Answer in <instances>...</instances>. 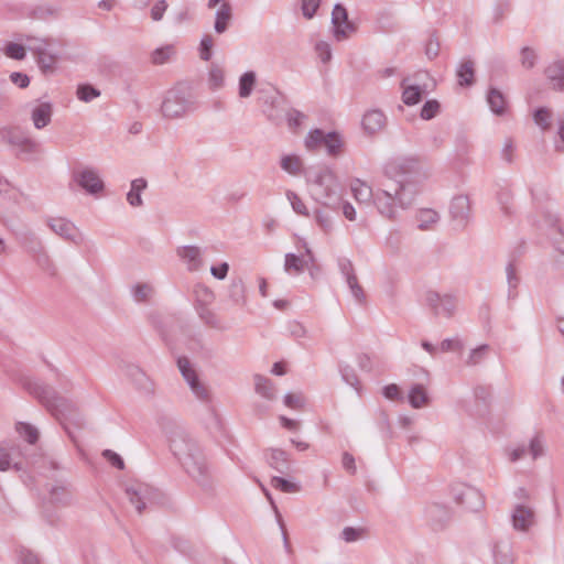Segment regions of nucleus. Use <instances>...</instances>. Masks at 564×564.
<instances>
[{"label": "nucleus", "instance_id": "nucleus-49", "mask_svg": "<svg viewBox=\"0 0 564 564\" xmlns=\"http://www.w3.org/2000/svg\"><path fill=\"white\" fill-rule=\"evenodd\" d=\"M77 98L84 102H89L100 96V91L88 84H83L77 87Z\"/></svg>", "mask_w": 564, "mask_h": 564}, {"label": "nucleus", "instance_id": "nucleus-45", "mask_svg": "<svg viewBox=\"0 0 564 564\" xmlns=\"http://www.w3.org/2000/svg\"><path fill=\"white\" fill-rule=\"evenodd\" d=\"M510 10L509 0H497L492 6L491 20L495 23H499L506 17Z\"/></svg>", "mask_w": 564, "mask_h": 564}, {"label": "nucleus", "instance_id": "nucleus-63", "mask_svg": "<svg viewBox=\"0 0 564 564\" xmlns=\"http://www.w3.org/2000/svg\"><path fill=\"white\" fill-rule=\"evenodd\" d=\"M214 46V41L210 35H205L200 41V50L199 55L204 61H209L212 57V48Z\"/></svg>", "mask_w": 564, "mask_h": 564}, {"label": "nucleus", "instance_id": "nucleus-16", "mask_svg": "<svg viewBox=\"0 0 564 564\" xmlns=\"http://www.w3.org/2000/svg\"><path fill=\"white\" fill-rule=\"evenodd\" d=\"M425 516L433 531L444 530L452 520L449 510L440 505L429 507Z\"/></svg>", "mask_w": 564, "mask_h": 564}, {"label": "nucleus", "instance_id": "nucleus-42", "mask_svg": "<svg viewBox=\"0 0 564 564\" xmlns=\"http://www.w3.org/2000/svg\"><path fill=\"white\" fill-rule=\"evenodd\" d=\"M528 453L531 455L532 459H538L545 454V440L543 435L535 434L527 446Z\"/></svg>", "mask_w": 564, "mask_h": 564}, {"label": "nucleus", "instance_id": "nucleus-36", "mask_svg": "<svg viewBox=\"0 0 564 564\" xmlns=\"http://www.w3.org/2000/svg\"><path fill=\"white\" fill-rule=\"evenodd\" d=\"M410 83L412 85H415L421 89V91H424L426 94L432 91L436 86L435 80L425 70H420L415 73L413 77L410 78Z\"/></svg>", "mask_w": 564, "mask_h": 564}, {"label": "nucleus", "instance_id": "nucleus-6", "mask_svg": "<svg viewBox=\"0 0 564 564\" xmlns=\"http://www.w3.org/2000/svg\"><path fill=\"white\" fill-rule=\"evenodd\" d=\"M304 147L310 152L325 148L330 156H338L344 147V141L337 132H325L322 129L311 130L304 139Z\"/></svg>", "mask_w": 564, "mask_h": 564}, {"label": "nucleus", "instance_id": "nucleus-28", "mask_svg": "<svg viewBox=\"0 0 564 564\" xmlns=\"http://www.w3.org/2000/svg\"><path fill=\"white\" fill-rule=\"evenodd\" d=\"M409 403L414 409H421L430 404V397L422 383H415L409 390Z\"/></svg>", "mask_w": 564, "mask_h": 564}, {"label": "nucleus", "instance_id": "nucleus-37", "mask_svg": "<svg viewBox=\"0 0 564 564\" xmlns=\"http://www.w3.org/2000/svg\"><path fill=\"white\" fill-rule=\"evenodd\" d=\"M416 220L421 230H430L438 221V214L433 209H421L416 214Z\"/></svg>", "mask_w": 564, "mask_h": 564}, {"label": "nucleus", "instance_id": "nucleus-51", "mask_svg": "<svg viewBox=\"0 0 564 564\" xmlns=\"http://www.w3.org/2000/svg\"><path fill=\"white\" fill-rule=\"evenodd\" d=\"M132 293L137 302H145L152 296L153 288L148 283H140L132 289Z\"/></svg>", "mask_w": 564, "mask_h": 564}, {"label": "nucleus", "instance_id": "nucleus-23", "mask_svg": "<svg viewBox=\"0 0 564 564\" xmlns=\"http://www.w3.org/2000/svg\"><path fill=\"white\" fill-rule=\"evenodd\" d=\"M491 112L496 116H505L508 112L506 96L497 88H489L486 96Z\"/></svg>", "mask_w": 564, "mask_h": 564}, {"label": "nucleus", "instance_id": "nucleus-3", "mask_svg": "<svg viewBox=\"0 0 564 564\" xmlns=\"http://www.w3.org/2000/svg\"><path fill=\"white\" fill-rule=\"evenodd\" d=\"M28 390L63 424L72 422L77 427L85 425L84 415L79 412L76 404L58 395L52 387L40 382H30Z\"/></svg>", "mask_w": 564, "mask_h": 564}, {"label": "nucleus", "instance_id": "nucleus-47", "mask_svg": "<svg viewBox=\"0 0 564 564\" xmlns=\"http://www.w3.org/2000/svg\"><path fill=\"white\" fill-rule=\"evenodd\" d=\"M271 486L275 489H279L283 492L288 494H294L300 491V486L295 482H292L290 480H286L284 478L274 476L271 479Z\"/></svg>", "mask_w": 564, "mask_h": 564}, {"label": "nucleus", "instance_id": "nucleus-7", "mask_svg": "<svg viewBox=\"0 0 564 564\" xmlns=\"http://www.w3.org/2000/svg\"><path fill=\"white\" fill-rule=\"evenodd\" d=\"M425 301L435 317L451 318L455 314L456 296L454 294L429 291Z\"/></svg>", "mask_w": 564, "mask_h": 564}, {"label": "nucleus", "instance_id": "nucleus-18", "mask_svg": "<svg viewBox=\"0 0 564 564\" xmlns=\"http://www.w3.org/2000/svg\"><path fill=\"white\" fill-rule=\"evenodd\" d=\"M544 74L554 90L564 93V58L551 62L545 67Z\"/></svg>", "mask_w": 564, "mask_h": 564}, {"label": "nucleus", "instance_id": "nucleus-52", "mask_svg": "<svg viewBox=\"0 0 564 564\" xmlns=\"http://www.w3.org/2000/svg\"><path fill=\"white\" fill-rule=\"evenodd\" d=\"M536 61H538V54L533 48L523 47L521 50L520 62L524 68L530 69V68L534 67L536 64Z\"/></svg>", "mask_w": 564, "mask_h": 564}, {"label": "nucleus", "instance_id": "nucleus-8", "mask_svg": "<svg viewBox=\"0 0 564 564\" xmlns=\"http://www.w3.org/2000/svg\"><path fill=\"white\" fill-rule=\"evenodd\" d=\"M312 182L321 189V197L324 199L323 204L328 205V200L338 194V180L336 174L329 167H322L314 173Z\"/></svg>", "mask_w": 564, "mask_h": 564}, {"label": "nucleus", "instance_id": "nucleus-1", "mask_svg": "<svg viewBox=\"0 0 564 564\" xmlns=\"http://www.w3.org/2000/svg\"><path fill=\"white\" fill-rule=\"evenodd\" d=\"M384 174L387 178L376 192L359 178L350 183V191L358 203L365 204L372 199L380 215L395 219L399 209H408L414 204L421 191L420 184L429 174L422 164L412 158L390 162L384 169Z\"/></svg>", "mask_w": 564, "mask_h": 564}, {"label": "nucleus", "instance_id": "nucleus-27", "mask_svg": "<svg viewBox=\"0 0 564 564\" xmlns=\"http://www.w3.org/2000/svg\"><path fill=\"white\" fill-rule=\"evenodd\" d=\"M340 269L343 274L346 276L347 284L354 295V297L358 302H362L365 299V293L362 288L360 286L358 279L354 272V268L350 261H344L340 264Z\"/></svg>", "mask_w": 564, "mask_h": 564}, {"label": "nucleus", "instance_id": "nucleus-50", "mask_svg": "<svg viewBox=\"0 0 564 564\" xmlns=\"http://www.w3.org/2000/svg\"><path fill=\"white\" fill-rule=\"evenodd\" d=\"M17 432L30 444H34L39 438V431L31 424L18 423Z\"/></svg>", "mask_w": 564, "mask_h": 564}, {"label": "nucleus", "instance_id": "nucleus-62", "mask_svg": "<svg viewBox=\"0 0 564 564\" xmlns=\"http://www.w3.org/2000/svg\"><path fill=\"white\" fill-rule=\"evenodd\" d=\"M364 532H365L364 529L346 527L343 529L340 536L345 542L350 543V542H355V541L361 539L364 535Z\"/></svg>", "mask_w": 564, "mask_h": 564}, {"label": "nucleus", "instance_id": "nucleus-48", "mask_svg": "<svg viewBox=\"0 0 564 564\" xmlns=\"http://www.w3.org/2000/svg\"><path fill=\"white\" fill-rule=\"evenodd\" d=\"M285 195H286V198L290 202L293 210L296 214L306 216V217L310 215L306 205L304 204V202L301 199V197L296 193H294L293 191H286Z\"/></svg>", "mask_w": 564, "mask_h": 564}, {"label": "nucleus", "instance_id": "nucleus-29", "mask_svg": "<svg viewBox=\"0 0 564 564\" xmlns=\"http://www.w3.org/2000/svg\"><path fill=\"white\" fill-rule=\"evenodd\" d=\"M401 86L403 87L402 100L408 106L416 105L423 95L426 93L421 91L419 87L410 83V77L402 80Z\"/></svg>", "mask_w": 564, "mask_h": 564}, {"label": "nucleus", "instance_id": "nucleus-13", "mask_svg": "<svg viewBox=\"0 0 564 564\" xmlns=\"http://www.w3.org/2000/svg\"><path fill=\"white\" fill-rule=\"evenodd\" d=\"M75 182L88 194L97 195L102 192L105 184L97 172L91 167H85L74 173Z\"/></svg>", "mask_w": 564, "mask_h": 564}, {"label": "nucleus", "instance_id": "nucleus-19", "mask_svg": "<svg viewBox=\"0 0 564 564\" xmlns=\"http://www.w3.org/2000/svg\"><path fill=\"white\" fill-rule=\"evenodd\" d=\"M53 105L48 101H37L31 109V120L35 129L41 130L52 121Z\"/></svg>", "mask_w": 564, "mask_h": 564}, {"label": "nucleus", "instance_id": "nucleus-15", "mask_svg": "<svg viewBox=\"0 0 564 564\" xmlns=\"http://www.w3.org/2000/svg\"><path fill=\"white\" fill-rule=\"evenodd\" d=\"M126 375L132 381L134 387L145 397H153L155 393L154 382L138 366L130 365L126 369Z\"/></svg>", "mask_w": 564, "mask_h": 564}, {"label": "nucleus", "instance_id": "nucleus-64", "mask_svg": "<svg viewBox=\"0 0 564 564\" xmlns=\"http://www.w3.org/2000/svg\"><path fill=\"white\" fill-rule=\"evenodd\" d=\"M167 7L169 4L165 0H158L151 8V19L155 22L161 21Z\"/></svg>", "mask_w": 564, "mask_h": 564}, {"label": "nucleus", "instance_id": "nucleus-40", "mask_svg": "<svg viewBox=\"0 0 564 564\" xmlns=\"http://www.w3.org/2000/svg\"><path fill=\"white\" fill-rule=\"evenodd\" d=\"M558 216L552 212H545L539 221V228L549 235L550 231H555L556 227H562Z\"/></svg>", "mask_w": 564, "mask_h": 564}, {"label": "nucleus", "instance_id": "nucleus-35", "mask_svg": "<svg viewBox=\"0 0 564 564\" xmlns=\"http://www.w3.org/2000/svg\"><path fill=\"white\" fill-rule=\"evenodd\" d=\"M253 380L257 393L268 400H273L275 398V387L269 378L256 375Z\"/></svg>", "mask_w": 564, "mask_h": 564}, {"label": "nucleus", "instance_id": "nucleus-4", "mask_svg": "<svg viewBox=\"0 0 564 564\" xmlns=\"http://www.w3.org/2000/svg\"><path fill=\"white\" fill-rule=\"evenodd\" d=\"M532 119L542 132L550 131L555 124L554 150L557 153H564V112H554L552 108L541 106L532 110Z\"/></svg>", "mask_w": 564, "mask_h": 564}, {"label": "nucleus", "instance_id": "nucleus-17", "mask_svg": "<svg viewBox=\"0 0 564 564\" xmlns=\"http://www.w3.org/2000/svg\"><path fill=\"white\" fill-rule=\"evenodd\" d=\"M512 527L517 531H528L534 524V511L525 505H517L511 513Z\"/></svg>", "mask_w": 564, "mask_h": 564}, {"label": "nucleus", "instance_id": "nucleus-44", "mask_svg": "<svg viewBox=\"0 0 564 564\" xmlns=\"http://www.w3.org/2000/svg\"><path fill=\"white\" fill-rule=\"evenodd\" d=\"M225 82L224 69L217 65L212 64L208 72V85L212 89H218L223 87Z\"/></svg>", "mask_w": 564, "mask_h": 564}, {"label": "nucleus", "instance_id": "nucleus-58", "mask_svg": "<svg viewBox=\"0 0 564 564\" xmlns=\"http://www.w3.org/2000/svg\"><path fill=\"white\" fill-rule=\"evenodd\" d=\"M321 0H302L301 10L303 15L311 20L319 8Z\"/></svg>", "mask_w": 564, "mask_h": 564}, {"label": "nucleus", "instance_id": "nucleus-55", "mask_svg": "<svg viewBox=\"0 0 564 564\" xmlns=\"http://www.w3.org/2000/svg\"><path fill=\"white\" fill-rule=\"evenodd\" d=\"M51 499L54 503L67 505L70 500V492L65 487H54L51 491Z\"/></svg>", "mask_w": 564, "mask_h": 564}, {"label": "nucleus", "instance_id": "nucleus-46", "mask_svg": "<svg viewBox=\"0 0 564 564\" xmlns=\"http://www.w3.org/2000/svg\"><path fill=\"white\" fill-rule=\"evenodd\" d=\"M489 350L488 345H481L470 350L468 357L465 360L467 366H477L484 361Z\"/></svg>", "mask_w": 564, "mask_h": 564}, {"label": "nucleus", "instance_id": "nucleus-30", "mask_svg": "<svg viewBox=\"0 0 564 564\" xmlns=\"http://www.w3.org/2000/svg\"><path fill=\"white\" fill-rule=\"evenodd\" d=\"M32 240L34 242V248H30V253L34 257L39 265L45 270H52L54 267L53 262L45 251L42 241L37 237H33Z\"/></svg>", "mask_w": 564, "mask_h": 564}, {"label": "nucleus", "instance_id": "nucleus-54", "mask_svg": "<svg viewBox=\"0 0 564 564\" xmlns=\"http://www.w3.org/2000/svg\"><path fill=\"white\" fill-rule=\"evenodd\" d=\"M506 273H507V282H508V286H509V296H516V290L519 285L520 279L517 274L514 265L509 263L506 268Z\"/></svg>", "mask_w": 564, "mask_h": 564}, {"label": "nucleus", "instance_id": "nucleus-61", "mask_svg": "<svg viewBox=\"0 0 564 564\" xmlns=\"http://www.w3.org/2000/svg\"><path fill=\"white\" fill-rule=\"evenodd\" d=\"M305 115L296 109H290L286 113L288 126L290 129H297L302 121L305 119Z\"/></svg>", "mask_w": 564, "mask_h": 564}, {"label": "nucleus", "instance_id": "nucleus-9", "mask_svg": "<svg viewBox=\"0 0 564 564\" xmlns=\"http://www.w3.org/2000/svg\"><path fill=\"white\" fill-rule=\"evenodd\" d=\"M177 366L183 378L188 383L195 397L204 402L209 401V390L203 382L199 381L195 369L192 367L191 361L185 357H181L177 360Z\"/></svg>", "mask_w": 564, "mask_h": 564}, {"label": "nucleus", "instance_id": "nucleus-34", "mask_svg": "<svg viewBox=\"0 0 564 564\" xmlns=\"http://www.w3.org/2000/svg\"><path fill=\"white\" fill-rule=\"evenodd\" d=\"M232 15V9L229 2H225L216 12L215 31L219 34L224 33Z\"/></svg>", "mask_w": 564, "mask_h": 564}, {"label": "nucleus", "instance_id": "nucleus-2", "mask_svg": "<svg viewBox=\"0 0 564 564\" xmlns=\"http://www.w3.org/2000/svg\"><path fill=\"white\" fill-rule=\"evenodd\" d=\"M160 426L167 437L171 452L186 474L204 490H212L210 467L196 438L174 420L161 417Z\"/></svg>", "mask_w": 564, "mask_h": 564}, {"label": "nucleus", "instance_id": "nucleus-25", "mask_svg": "<svg viewBox=\"0 0 564 564\" xmlns=\"http://www.w3.org/2000/svg\"><path fill=\"white\" fill-rule=\"evenodd\" d=\"M269 465L280 474H288L291 470V463L286 452L280 448H271L268 454Z\"/></svg>", "mask_w": 564, "mask_h": 564}, {"label": "nucleus", "instance_id": "nucleus-10", "mask_svg": "<svg viewBox=\"0 0 564 564\" xmlns=\"http://www.w3.org/2000/svg\"><path fill=\"white\" fill-rule=\"evenodd\" d=\"M126 495L130 503L134 506L138 513H142L147 506L151 503L156 496L155 490L151 486L141 482H134L127 486Z\"/></svg>", "mask_w": 564, "mask_h": 564}, {"label": "nucleus", "instance_id": "nucleus-60", "mask_svg": "<svg viewBox=\"0 0 564 564\" xmlns=\"http://www.w3.org/2000/svg\"><path fill=\"white\" fill-rule=\"evenodd\" d=\"M26 45L23 46L18 43H9L6 47V54L14 59H23L25 57Z\"/></svg>", "mask_w": 564, "mask_h": 564}, {"label": "nucleus", "instance_id": "nucleus-12", "mask_svg": "<svg viewBox=\"0 0 564 564\" xmlns=\"http://www.w3.org/2000/svg\"><path fill=\"white\" fill-rule=\"evenodd\" d=\"M1 135L3 140L18 148L22 153L34 154L40 151V143L17 128L3 129Z\"/></svg>", "mask_w": 564, "mask_h": 564}, {"label": "nucleus", "instance_id": "nucleus-32", "mask_svg": "<svg viewBox=\"0 0 564 564\" xmlns=\"http://www.w3.org/2000/svg\"><path fill=\"white\" fill-rule=\"evenodd\" d=\"M307 267L308 260H306L303 256H295L294 253L285 254L284 270L289 274H300Z\"/></svg>", "mask_w": 564, "mask_h": 564}, {"label": "nucleus", "instance_id": "nucleus-26", "mask_svg": "<svg viewBox=\"0 0 564 564\" xmlns=\"http://www.w3.org/2000/svg\"><path fill=\"white\" fill-rule=\"evenodd\" d=\"M494 564H513L516 556L512 543L509 541H499L492 549Z\"/></svg>", "mask_w": 564, "mask_h": 564}, {"label": "nucleus", "instance_id": "nucleus-56", "mask_svg": "<svg viewBox=\"0 0 564 564\" xmlns=\"http://www.w3.org/2000/svg\"><path fill=\"white\" fill-rule=\"evenodd\" d=\"M18 554L19 564H42L37 554L26 547H20Z\"/></svg>", "mask_w": 564, "mask_h": 564}, {"label": "nucleus", "instance_id": "nucleus-38", "mask_svg": "<svg viewBox=\"0 0 564 564\" xmlns=\"http://www.w3.org/2000/svg\"><path fill=\"white\" fill-rule=\"evenodd\" d=\"M475 83V63L466 59L460 63V87H471Z\"/></svg>", "mask_w": 564, "mask_h": 564}, {"label": "nucleus", "instance_id": "nucleus-11", "mask_svg": "<svg viewBox=\"0 0 564 564\" xmlns=\"http://www.w3.org/2000/svg\"><path fill=\"white\" fill-rule=\"evenodd\" d=\"M333 34L337 41L347 40L356 32V25L348 20V12L341 4H336L332 12Z\"/></svg>", "mask_w": 564, "mask_h": 564}, {"label": "nucleus", "instance_id": "nucleus-41", "mask_svg": "<svg viewBox=\"0 0 564 564\" xmlns=\"http://www.w3.org/2000/svg\"><path fill=\"white\" fill-rule=\"evenodd\" d=\"M176 53L174 45L167 44L153 51L151 61L155 65H162L169 62Z\"/></svg>", "mask_w": 564, "mask_h": 564}, {"label": "nucleus", "instance_id": "nucleus-14", "mask_svg": "<svg viewBox=\"0 0 564 564\" xmlns=\"http://www.w3.org/2000/svg\"><path fill=\"white\" fill-rule=\"evenodd\" d=\"M176 254L189 272H197L204 268V250L198 246L180 247Z\"/></svg>", "mask_w": 564, "mask_h": 564}, {"label": "nucleus", "instance_id": "nucleus-39", "mask_svg": "<svg viewBox=\"0 0 564 564\" xmlns=\"http://www.w3.org/2000/svg\"><path fill=\"white\" fill-rule=\"evenodd\" d=\"M257 77L254 72H246L239 78V97L248 98L256 85Z\"/></svg>", "mask_w": 564, "mask_h": 564}, {"label": "nucleus", "instance_id": "nucleus-43", "mask_svg": "<svg viewBox=\"0 0 564 564\" xmlns=\"http://www.w3.org/2000/svg\"><path fill=\"white\" fill-rule=\"evenodd\" d=\"M314 218L319 228L328 234L334 228V221L332 214L326 209H316L314 213Z\"/></svg>", "mask_w": 564, "mask_h": 564}, {"label": "nucleus", "instance_id": "nucleus-33", "mask_svg": "<svg viewBox=\"0 0 564 564\" xmlns=\"http://www.w3.org/2000/svg\"><path fill=\"white\" fill-rule=\"evenodd\" d=\"M148 182L144 178H135L131 182V188L127 194V200L132 207H140L143 204L141 192L145 189Z\"/></svg>", "mask_w": 564, "mask_h": 564}, {"label": "nucleus", "instance_id": "nucleus-21", "mask_svg": "<svg viewBox=\"0 0 564 564\" xmlns=\"http://www.w3.org/2000/svg\"><path fill=\"white\" fill-rule=\"evenodd\" d=\"M47 226L63 239L76 241L77 229L70 220L63 217H53L47 220Z\"/></svg>", "mask_w": 564, "mask_h": 564}, {"label": "nucleus", "instance_id": "nucleus-59", "mask_svg": "<svg viewBox=\"0 0 564 564\" xmlns=\"http://www.w3.org/2000/svg\"><path fill=\"white\" fill-rule=\"evenodd\" d=\"M459 219H460V226L462 225L467 226L470 223V220H471L470 200H469V198L467 196L463 198V196L460 195V216H459Z\"/></svg>", "mask_w": 564, "mask_h": 564}, {"label": "nucleus", "instance_id": "nucleus-22", "mask_svg": "<svg viewBox=\"0 0 564 564\" xmlns=\"http://www.w3.org/2000/svg\"><path fill=\"white\" fill-rule=\"evenodd\" d=\"M26 47L35 57L53 52L54 46L58 43L53 37H36L32 35L25 36Z\"/></svg>", "mask_w": 564, "mask_h": 564}, {"label": "nucleus", "instance_id": "nucleus-53", "mask_svg": "<svg viewBox=\"0 0 564 564\" xmlns=\"http://www.w3.org/2000/svg\"><path fill=\"white\" fill-rule=\"evenodd\" d=\"M56 61L57 56L54 52L45 53L36 57L37 65L44 73L52 72Z\"/></svg>", "mask_w": 564, "mask_h": 564}, {"label": "nucleus", "instance_id": "nucleus-24", "mask_svg": "<svg viewBox=\"0 0 564 564\" xmlns=\"http://www.w3.org/2000/svg\"><path fill=\"white\" fill-rule=\"evenodd\" d=\"M386 126V116L381 110L373 109L365 113L362 119L364 130L369 134L381 131Z\"/></svg>", "mask_w": 564, "mask_h": 564}, {"label": "nucleus", "instance_id": "nucleus-31", "mask_svg": "<svg viewBox=\"0 0 564 564\" xmlns=\"http://www.w3.org/2000/svg\"><path fill=\"white\" fill-rule=\"evenodd\" d=\"M281 169L290 175L297 176L303 173V160L295 154H286L281 158Z\"/></svg>", "mask_w": 564, "mask_h": 564}, {"label": "nucleus", "instance_id": "nucleus-20", "mask_svg": "<svg viewBox=\"0 0 564 564\" xmlns=\"http://www.w3.org/2000/svg\"><path fill=\"white\" fill-rule=\"evenodd\" d=\"M460 506L466 511L478 512L485 506V500L480 491L471 486H464L460 489Z\"/></svg>", "mask_w": 564, "mask_h": 564}, {"label": "nucleus", "instance_id": "nucleus-5", "mask_svg": "<svg viewBox=\"0 0 564 564\" xmlns=\"http://www.w3.org/2000/svg\"><path fill=\"white\" fill-rule=\"evenodd\" d=\"M194 109V101L189 89L184 85H177L170 89L161 105L164 118L177 119L184 117Z\"/></svg>", "mask_w": 564, "mask_h": 564}, {"label": "nucleus", "instance_id": "nucleus-57", "mask_svg": "<svg viewBox=\"0 0 564 564\" xmlns=\"http://www.w3.org/2000/svg\"><path fill=\"white\" fill-rule=\"evenodd\" d=\"M440 110V104L436 100H427L421 109V118L430 120L434 118Z\"/></svg>", "mask_w": 564, "mask_h": 564}]
</instances>
